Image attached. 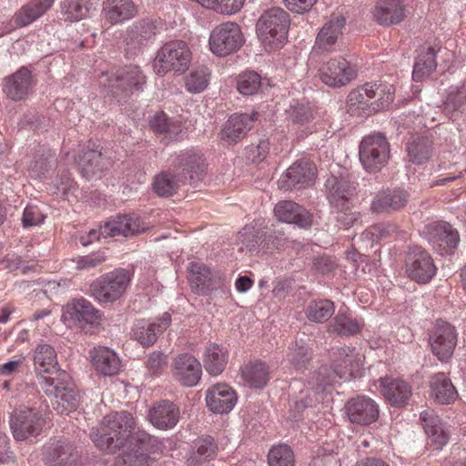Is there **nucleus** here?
Masks as SVG:
<instances>
[{
    "instance_id": "f257e3e1",
    "label": "nucleus",
    "mask_w": 466,
    "mask_h": 466,
    "mask_svg": "<svg viewBox=\"0 0 466 466\" xmlns=\"http://www.w3.org/2000/svg\"><path fill=\"white\" fill-rule=\"evenodd\" d=\"M90 437L96 446L109 453L132 448L146 450L148 452L162 451V442L149 435L137 426V419L127 410L110 412L96 429H92Z\"/></svg>"
},
{
    "instance_id": "f03ea898",
    "label": "nucleus",
    "mask_w": 466,
    "mask_h": 466,
    "mask_svg": "<svg viewBox=\"0 0 466 466\" xmlns=\"http://www.w3.org/2000/svg\"><path fill=\"white\" fill-rule=\"evenodd\" d=\"M39 384L51 398L52 407L58 413H69L77 407L78 393L66 372H56V377L41 376Z\"/></svg>"
},
{
    "instance_id": "7ed1b4c3",
    "label": "nucleus",
    "mask_w": 466,
    "mask_h": 466,
    "mask_svg": "<svg viewBox=\"0 0 466 466\" xmlns=\"http://www.w3.org/2000/svg\"><path fill=\"white\" fill-rule=\"evenodd\" d=\"M289 15L283 9L276 7L265 11L256 25L258 38L266 49L280 47L288 37Z\"/></svg>"
},
{
    "instance_id": "20e7f679",
    "label": "nucleus",
    "mask_w": 466,
    "mask_h": 466,
    "mask_svg": "<svg viewBox=\"0 0 466 466\" xmlns=\"http://www.w3.org/2000/svg\"><path fill=\"white\" fill-rule=\"evenodd\" d=\"M130 280L127 270L117 268L96 279L90 284L89 292L99 303H113L123 296Z\"/></svg>"
},
{
    "instance_id": "39448f33",
    "label": "nucleus",
    "mask_w": 466,
    "mask_h": 466,
    "mask_svg": "<svg viewBox=\"0 0 466 466\" xmlns=\"http://www.w3.org/2000/svg\"><path fill=\"white\" fill-rule=\"evenodd\" d=\"M191 51L182 40L165 44L157 52L153 62L154 70L159 76L168 71L186 72L191 62Z\"/></svg>"
},
{
    "instance_id": "423d86ee",
    "label": "nucleus",
    "mask_w": 466,
    "mask_h": 466,
    "mask_svg": "<svg viewBox=\"0 0 466 466\" xmlns=\"http://www.w3.org/2000/svg\"><path fill=\"white\" fill-rule=\"evenodd\" d=\"M390 143L380 133L365 137L360 145V161L368 172H378L390 158Z\"/></svg>"
},
{
    "instance_id": "0eeeda50",
    "label": "nucleus",
    "mask_w": 466,
    "mask_h": 466,
    "mask_svg": "<svg viewBox=\"0 0 466 466\" xmlns=\"http://www.w3.org/2000/svg\"><path fill=\"white\" fill-rule=\"evenodd\" d=\"M244 43L243 34L237 23L228 22L216 26L209 35L213 54L226 56L238 50Z\"/></svg>"
},
{
    "instance_id": "6e6552de",
    "label": "nucleus",
    "mask_w": 466,
    "mask_h": 466,
    "mask_svg": "<svg viewBox=\"0 0 466 466\" xmlns=\"http://www.w3.org/2000/svg\"><path fill=\"white\" fill-rule=\"evenodd\" d=\"M145 84V76L137 66H126L117 70L109 78L108 94L118 102L125 101L134 91L139 90Z\"/></svg>"
},
{
    "instance_id": "1a4fd4ad",
    "label": "nucleus",
    "mask_w": 466,
    "mask_h": 466,
    "mask_svg": "<svg viewBox=\"0 0 466 466\" xmlns=\"http://www.w3.org/2000/svg\"><path fill=\"white\" fill-rule=\"evenodd\" d=\"M431 256L420 247L410 248L405 258V273L418 284H427L436 275Z\"/></svg>"
},
{
    "instance_id": "9d476101",
    "label": "nucleus",
    "mask_w": 466,
    "mask_h": 466,
    "mask_svg": "<svg viewBox=\"0 0 466 466\" xmlns=\"http://www.w3.org/2000/svg\"><path fill=\"white\" fill-rule=\"evenodd\" d=\"M63 318L88 333L100 325L102 313L90 301L80 298L66 304Z\"/></svg>"
},
{
    "instance_id": "9b49d317",
    "label": "nucleus",
    "mask_w": 466,
    "mask_h": 466,
    "mask_svg": "<svg viewBox=\"0 0 466 466\" xmlns=\"http://www.w3.org/2000/svg\"><path fill=\"white\" fill-rule=\"evenodd\" d=\"M43 419L34 409L23 408L15 410L10 417V428L16 441H25L29 437L40 434Z\"/></svg>"
},
{
    "instance_id": "f8f14e48",
    "label": "nucleus",
    "mask_w": 466,
    "mask_h": 466,
    "mask_svg": "<svg viewBox=\"0 0 466 466\" xmlns=\"http://www.w3.org/2000/svg\"><path fill=\"white\" fill-rule=\"evenodd\" d=\"M456 343L455 328L446 321L438 319L430 335L432 353L441 361H447L452 356Z\"/></svg>"
},
{
    "instance_id": "ddd939ff",
    "label": "nucleus",
    "mask_w": 466,
    "mask_h": 466,
    "mask_svg": "<svg viewBox=\"0 0 466 466\" xmlns=\"http://www.w3.org/2000/svg\"><path fill=\"white\" fill-rule=\"evenodd\" d=\"M148 229L149 227L137 215H117L105 223L102 234L105 237L131 238Z\"/></svg>"
},
{
    "instance_id": "4468645a",
    "label": "nucleus",
    "mask_w": 466,
    "mask_h": 466,
    "mask_svg": "<svg viewBox=\"0 0 466 466\" xmlns=\"http://www.w3.org/2000/svg\"><path fill=\"white\" fill-rule=\"evenodd\" d=\"M363 356L354 348L342 347L333 352V373L340 379H352L361 376Z\"/></svg>"
},
{
    "instance_id": "2eb2a0df",
    "label": "nucleus",
    "mask_w": 466,
    "mask_h": 466,
    "mask_svg": "<svg viewBox=\"0 0 466 466\" xmlns=\"http://www.w3.org/2000/svg\"><path fill=\"white\" fill-rule=\"evenodd\" d=\"M349 420L357 425L367 426L375 422L380 416L378 404L370 398H352L345 405Z\"/></svg>"
},
{
    "instance_id": "dca6fc26",
    "label": "nucleus",
    "mask_w": 466,
    "mask_h": 466,
    "mask_svg": "<svg viewBox=\"0 0 466 466\" xmlns=\"http://www.w3.org/2000/svg\"><path fill=\"white\" fill-rule=\"evenodd\" d=\"M320 79L329 86L340 87L356 76L355 68L344 58L330 59L319 69Z\"/></svg>"
},
{
    "instance_id": "f3484780",
    "label": "nucleus",
    "mask_w": 466,
    "mask_h": 466,
    "mask_svg": "<svg viewBox=\"0 0 466 466\" xmlns=\"http://www.w3.org/2000/svg\"><path fill=\"white\" fill-rule=\"evenodd\" d=\"M156 30L157 25L152 20L142 19L136 22L127 31L125 38L127 54L130 56L139 54L154 38Z\"/></svg>"
},
{
    "instance_id": "a211bd4d",
    "label": "nucleus",
    "mask_w": 466,
    "mask_h": 466,
    "mask_svg": "<svg viewBox=\"0 0 466 466\" xmlns=\"http://www.w3.org/2000/svg\"><path fill=\"white\" fill-rule=\"evenodd\" d=\"M189 282L191 288L200 295H207L210 291L221 287L223 279L219 272L211 271L204 264L191 262L189 266Z\"/></svg>"
},
{
    "instance_id": "6ab92c4d",
    "label": "nucleus",
    "mask_w": 466,
    "mask_h": 466,
    "mask_svg": "<svg viewBox=\"0 0 466 466\" xmlns=\"http://www.w3.org/2000/svg\"><path fill=\"white\" fill-rule=\"evenodd\" d=\"M316 176L315 166L309 161H298L290 166L279 180V187L285 190L310 186Z\"/></svg>"
},
{
    "instance_id": "aec40b11",
    "label": "nucleus",
    "mask_w": 466,
    "mask_h": 466,
    "mask_svg": "<svg viewBox=\"0 0 466 466\" xmlns=\"http://www.w3.org/2000/svg\"><path fill=\"white\" fill-rule=\"evenodd\" d=\"M172 370L175 379L186 387L198 384L202 374L200 362L189 353L177 355L173 360Z\"/></svg>"
},
{
    "instance_id": "412c9836",
    "label": "nucleus",
    "mask_w": 466,
    "mask_h": 466,
    "mask_svg": "<svg viewBox=\"0 0 466 466\" xmlns=\"http://www.w3.org/2000/svg\"><path fill=\"white\" fill-rule=\"evenodd\" d=\"M328 199L334 208L350 210L355 186L345 177L331 176L326 182Z\"/></svg>"
},
{
    "instance_id": "4be33fe9",
    "label": "nucleus",
    "mask_w": 466,
    "mask_h": 466,
    "mask_svg": "<svg viewBox=\"0 0 466 466\" xmlns=\"http://www.w3.org/2000/svg\"><path fill=\"white\" fill-rule=\"evenodd\" d=\"M427 235L430 244L440 252H451L459 244L458 231L449 223L436 222L427 227Z\"/></svg>"
},
{
    "instance_id": "5701e85b",
    "label": "nucleus",
    "mask_w": 466,
    "mask_h": 466,
    "mask_svg": "<svg viewBox=\"0 0 466 466\" xmlns=\"http://www.w3.org/2000/svg\"><path fill=\"white\" fill-rule=\"evenodd\" d=\"M274 214L279 221L295 224L302 228H309L312 225L311 214L291 200H283L276 204Z\"/></svg>"
},
{
    "instance_id": "b1692460",
    "label": "nucleus",
    "mask_w": 466,
    "mask_h": 466,
    "mask_svg": "<svg viewBox=\"0 0 466 466\" xmlns=\"http://www.w3.org/2000/svg\"><path fill=\"white\" fill-rule=\"evenodd\" d=\"M45 460L48 466H81L76 447L65 441H57L48 447Z\"/></svg>"
},
{
    "instance_id": "393cba45",
    "label": "nucleus",
    "mask_w": 466,
    "mask_h": 466,
    "mask_svg": "<svg viewBox=\"0 0 466 466\" xmlns=\"http://www.w3.org/2000/svg\"><path fill=\"white\" fill-rule=\"evenodd\" d=\"M176 161V167L182 170L180 177L184 181L187 177L191 184L203 179L207 164L202 155L188 150L181 152Z\"/></svg>"
},
{
    "instance_id": "a878e982",
    "label": "nucleus",
    "mask_w": 466,
    "mask_h": 466,
    "mask_svg": "<svg viewBox=\"0 0 466 466\" xmlns=\"http://www.w3.org/2000/svg\"><path fill=\"white\" fill-rule=\"evenodd\" d=\"M178 407L170 400H161L150 409L148 417L153 426L159 430H168L177 425L179 419Z\"/></svg>"
},
{
    "instance_id": "bb28decb",
    "label": "nucleus",
    "mask_w": 466,
    "mask_h": 466,
    "mask_svg": "<svg viewBox=\"0 0 466 466\" xmlns=\"http://www.w3.org/2000/svg\"><path fill=\"white\" fill-rule=\"evenodd\" d=\"M171 323V315L165 312L159 319L158 323H146L138 321L133 329L132 336L135 340L143 347L152 346L157 339V335L163 333Z\"/></svg>"
},
{
    "instance_id": "cd10ccee",
    "label": "nucleus",
    "mask_w": 466,
    "mask_h": 466,
    "mask_svg": "<svg viewBox=\"0 0 466 466\" xmlns=\"http://www.w3.org/2000/svg\"><path fill=\"white\" fill-rule=\"evenodd\" d=\"M237 400L235 391L226 384L213 386L207 391L206 402L214 413H228L235 406Z\"/></svg>"
},
{
    "instance_id": "c85d7f7f",
    "label": "nucleus",
    "mask_w": 466,
    "mask_h": 466,
    "mask_svg": "<svg viewBox=\"0 0 466 466\" xmlns=\"http://www.w3.org/2000/svg\"><path fill=\"white\" fill-rule=\"evenodd\" d=\"M258 113L252 114H234L232 115L222 130V139L228 142H238L242 139L253 127L257 119Z\"/></svg>"
},
{
    "instance_id": "c756f323",
    "label": "nucleus",
    "mask_w": 466,
    "mask_h": 466,
    "mask_svg": "<svg viewBox=\"0 0 466 466\" xmlns=\"http://www.w3.org/2000/svg\"><path fill=\"white\" fill-rule=\"evenodd\" d=\"M31 86V72L25 67H21L15 73L5 78L3 90L8 98L14 101H19L27 96Z\"/></svg>"
},
{
    "instance_id": "7c9ffc66",
    "label": "nucleus",
    "mask_w": 466,
    "mask_h": 466,
    "mask_svg": "<svg viewBox=\"0 0 466 466\" xmlns=\"http://www.w3.org/2000/svg\"><path fill=\"white\" fill-rule=\"evenodd\" d=\"M55 0H30L22 5L13 15L16 27H25L44 15L51 8Z\"/></svg>"
},
{
    "instance_id": "2f4dec72",
    "label": "nucleus",
    "mask_w": 466,
    "mask_h": 466,
    "mask_svg": "<svg viewBox=\"0 0 466 466\" xmlns=\"http://www.w3.org/2000/svg\"><path fill=\"white\" fill-rule=\"evenodd\" d=\"M345 18L343 16L331 17L322 28L319 30L313 51L316 53H322L331 50L335 45L338 36L341 34V30L345 25Z\"/></svg>"
},
{
    "instance_id": "473e14b6",
    "label": "nucleus",
    "mask_w": 466,
    "mask_h": 466,
    "mask_svg": "<svg viewBox=\"0 0 466 466\" xmlns=\"http://www.w3.org/2000/svg\"><path fill=\"white\" fill-rule=\"evenodd\" d=\"M360 87L369 102L375 99L369 106L368 115L384 109L393 101L394 96L390 86L376 83H366Z\"/></svg>"
},
{
    "instance_id": "72a5a7b5",
    "label": "nucleus",
    "mask_w": 466,
    "mask_h": 466,
    "mask_svg": "<svg viewBox=\"0 0 466 466\" xmlns=\"http://www.w3.org/2000/svg\"><path fill=\"white\" fill-rule=\"evenodd\" d=\"M381 388V392L385 399L391 405L397 407L405 406L411 396L410 386L400 379H382Z\"/></svg>"
},
{
    "instance_id": "f704fd0d",
    "label": "nucleus",
    "mask_w": 466,
    "mask_h": 466,
    "mask_svg": "<svg viewBox=\"0 0 466 466\" xmlns=\"http://www.w3.org/2000/svg\"><path fill=\"white\" fill-rule=\"evenodd\" d=\"M374 16L379 24L390 25L404 18V7L400 0H380L375 8Z\"/></svg>"
},
{
    "instance_id": "c9c22d12",
    "label": "nucleus",
    "mask_w": 466,
    "mask_h": 466,
    "mask_svg": "<svg viewBox=\"0 0 466 466\" xmlns=\"http://www.w3.org/2000/svg\"><path fill=\"white\" fill-rule=\"evenodd\" d=\"M77 164L82 176L89 179L97 172L106 169L110 162L101 151L91 149L79 156Z\"/></svg>"
},
{
    "instance_id": "e433bc0d",
    "label": "nucleus",
    "mask_w": 466,
    "mask_h": 466,
    "mask_svg": "<svg viewBox=\"0 0 466 466\" xmlns=\"http://www.w3.org/2000/svg\"><path fill=\"white\" fill-rule=\"evenodd\" d=\"M430 387L432 396L441 404H450L458 398V392L451 380L442 372L431 378Z\"/></svg>"
},
{
    "instance_id": "4c0bfd02",
    "label": "nucleus",
    "mask_w": 466,
    "mask_h": 466,
    "mask_svg": "<svg viewBox=\"0 0 466 466\" xmlns=\"http://www.w3.org/2000/svg\"><path fill=\"white\" fill-rule=\"evenodd\" d=\"M420 420L427 435L436 445L437 449H441L449 440V436L444 431L440 418L432 410H427L420 413Z\"/></svg>"
},
{
    "instance_id": "58836bf2",
    "label": "nucleus",
    "mask_w": 466,
    "mask_h": 466,
    "mask_svg": "<svg viewBox=\"0 0 466 466\" xmlns=\"http://www.w3.org/2000/svg\"><path fill=\"white\" fill-rule=\"evenodd\" d=\"M34 362L36 370L46 373V376L56 377V372H65L57 368L56 353L54 348L47 344L36 347Z\"/></svg>"
},
{
    "instance_id": "ea45409f",
    "label": "nucleus",
    "mask_w": 466,
    "mask_h": 466,
    "mask_svg": "<svg viewBox=\"0 0 466 466\" xmlns=\"http://www.w3.org/2000/svg\"><path fill=\"white\" fill-rule=\"evenodd\" d=\"M241 375L251 388L261 389L269 380V369L264 361H248L241 368Z\"/></svg>"
},
{
    "instance_id": "a19ab883",
    "label": "nucleus",
    "mask_w": 466,
    "mask_h": 466,
    "mask_svg": "<svg viewBox=\"0 0 466 466\" xmlns=\"http://www.w3.org/2000/svg\"><path fill=\"white\" fill-rule=\"evenodd\" d=\"M105 13L106 19L114 25L133 18L137 10L132 0H107Z\"/></svg>"
},
{
    "instance_id": "79ce46f5",
    "label": "nucleus",
    "mask_w": 466,
    "mask_h": 466,
    "mask_svg": "<svg viewBox=\"0 0 466 466\" xmlns=\"http://www.w3.org/2000/svg\"><path fill=\"white\" fill-rule=\"evenodd\" d=\"M92 362L96 370L105 376L116 374L120 368L118 357L107 348L95 349L92 354Z\"/></svg>"
},
{
    "instance_id": "37998d69",
    "label": "nucleus",
    "mask_w": 466,
    "mask_h": 466,
    "mask_svg": "<svg viewBox=\"0 0 466 466\" xmlns=\"http://www.w3.org/2000/svg\"><path fill=\"white\" fill-rule=\"evenodd\" d=\"M408 193L400 189L387 190L378 195L373 200L371 209L380 213L389 208L399 209L403 208L408 202Z\"/></svg>"
},
{
    "instance_id": "c03bdc74",
    "label": "nucleus",
    "mask_w": 466,
    "mask_h": 466,
    "mask_svg": "<svg viewBox=\"0 0 466 466\" xmlns=\"http://www.w3.org/2000/svg\"><path fill=\"white\" fill-rule=\"evenodd\" d=\"M437 50L433 46H421L413 66L412 78L415 81H421L429 76L436 68Z\"/></svg>"
},
{
    "instance_id": "a18cd8bd",
    "label": "nucleus",
    "mask_w": 466,
    "mask_h": 466,
    "mask_svg": "<svg viewBox=\"0 0 466 466\" xmlns=\"http://www.w3.org/2000/svg\"><path fill=\"white\" fill-rule=\"evenodd\" d=\"M228 362V351L221 346L210 343L205 350L203 363L206 370L213 376L220 374Z\"/></svg>"
},
{
    "instance_id": "49530a36",
    "label": "nucleus",
    "mask_w": 466,
    "mask_h": 466,
    "mask_svg": "<svg viewBox=\"0 0 466 466\" xmlns=\"http://www.w3.org/2000/svg\"><path fill=\"white\" fill-rule=\"evenodd\" d=\"M408 157L410 162L420 165L432 155V141L426 137H411L407 143Z\"/></svg>"
},
{
    "instance_id": "de8ad7c7",
    "label": "nucleus",
    "mask_w": 466,
    "mask_h": 466,
    "mask_svg": "<svg viewBox=\"0 0 466 466\" xmlns=\"http://www.w3.org/2000/svg\"><path fill=\"white\" fill-rule=\"evenodd\" d=\"M197 451L187 459L188 466H198L201 463L213 460L218 452V445L210 436L199 439L196 442Z\"/></svg>"
},
{
    "instance_id": "09e8293b",
    "label": "nucleus",
    "mask_w": 466,
    "mask_h": 466,
    "mask_svg": "<svg viewBox=\"0 0 466 466\" xmlns=\"http://www.w3.org/2000/svg\"><path fill=\"white\" fill-rule=\"evenodd\" d=\"M362 324L341 310L329 325V330L341 336H352L360 332Z\"/></svg>"
},
{
    "instance_id": "8fccbe9b",
    "label": "nucleus",
    "mask_w": 466,
    "mask_h": 466,
    "mask_svg": "<svg viewBox=\"0 0 466 466\" xmlns=\"http://www.w3.org/2000/svg\"><path fill=\"white\" fill-rule=\"evenodd\" d=\"M184 183L180 175H173L169 172H161L155 177L153 188L160 197L173 196Z\"/></svg>"
},
{
    "instance_id": "3c124183",
    "label": "nucleus",
    "mask_w": 466,
    "mask_h": 466,
    "mask_svg": "<svg viewBox=\"0 0 466 466\" xmlns=\"http://www.w3.org/2000/svg\"><path fill=\"white\" fill-rule=\"evenodd\" d=\"M335 306L329 299L313 300L306 308V316L309 320L316 323H324L334 314Z\"/></svg>"
},
{
    "instance_id": "603ef678",
    "label": "nucleus",
    "mask_w": 466,
    "mask_h": 466,
    "mask_svg": "<svg viewBox=\"0 0 466 466\" xmlns=\"http://www.w3.org/2000/svg\"><path fill=\"white\" fill-rule=\"evenodd\" d=\"M91 6V0H64L61 4V13L65 20L79 21L87 16Z\"/></svg>"
},
{
    "instance_id": "864d4df0",
    "label": "nucleus",
    "mask_w": 466,
    "mask_h": 466,
    "mask_svg": "<svg viewBox=\"0 0 466 466\" xmlns=\"http://www.w3.org/2000/svg\"><path fill=\"white\" fill-rule=\"evenodd\" d=\"M268 466H294L295 457L292 449L287 444L273 446L267 456Z\"/></svg>"
},
{
    "instance_id": "5fc2aeb1",
    "label": "nucleus",
    "mask_w": 466,
    "mask_h": 466,
    "mask_svg": "<svg viewBox=\"0 0 466 466\" xmlns=\"http://www.w3.org/2000/svg\"><path fill=\"white\" fill-rule=\"evenodd\" d=\"M150 453L146 450L132 448L116 457L114 466H149Z\"/></svg>"
},
{
    "instance_id": "6e6d98bb",
    "label": "nucleus",
    "mask_w": 466,
    "mask_h": 466,
    "mask_svg": "<svg viewBox=\"0 0 466 466\" xmlns=\"http://www.w3.org/2000/svg\"><path fill=\"white\" fill-rule=\"evenodd\" d=\"M262 86V78L255 71H247L238 77L237 88L244 96L257 94Z\"/></svg>"
},
{
    "instance_id": "4d7b16f0",
    "label": "nucleus",
    "mask_w": 466,
    "mask_h": 466,
    "mask_svg": "<svg viewBox=\"0 0 466 466\" xmlns=\"http://www.w3.org/2000/svg\"><path fill=\"white\" fill-rule=\"evenodd\" d=\"M466 104V84L461 86H451L443 103L444 113L451 117V114L460 110Z\"/></svg>"
},
{
    "instance_id": "13d9d810",
    "label": "nucleus",
    "mask_w": 466,
    "mask_h": 466,
    "mask_svg": "<svg viewBox=\"0 0 466 466\" xmlns=\"http://www.w3.org/2000/svg\"><path fill=\"white\" fill-rule=\"evenodd\" d=\"M289 360L297 370L305 369L311 359V350L306 343L300 339L289 349Z\"/></svg>"
},
{
    "instance_id": "bf43d9fd",
    "label": "nucleus",
    "mask_w": 466,
    "mask_h": 466,
    "mask_svg": "<svg viewBox=\"0 0 466 466\" xmlns=\"http://www.w3.org/2000/svg\"><path fill=\"white\" fill-rule=\"evenodd\" d=\"M55 166V158L49 150H43L37 153L31 160L28 167L29 171L35 177H41L48 172Z\"/></svg>"
},
{
    "instance_id": "052dcab7",
    "label": "nucleus",
    "mask_w": 466,
    "mask_h": 466,
    "mask_svg": "<svg viewBox=\"0 0 466 466\" xmlns=\"http://www.w3.org/2000/svg\"><path fill=\"white\" fill-rule=\"evenodd\" d=\"M264 238V232L254 227H245L238 233V239L241 243L240 249L244 248L248 251H255L258 247H261V241Z\"/></svg>"
},
{
    "instance_id": "680f3d73",
    "label": "nucleus",
    "mask_w": 466,
    "mask_h": 466,
    "mask_svg": "<svg viewBox=\"0 0 466 466\" xmlns=\"http://www.w3.org/2000/svg\"><path fill=\"white\" fill-rule=\"evenodd\" d=\"M208 70L202 66L192 71L186 77V87L190 93H200L206 89L208 84Z\"/></svg>"
},
{
    "instance_id": "e2e57ef3",
    "label": "nucleus",
    "mask_w": 466,
    "mask_h": 466,
    "mask_svg": "<svg viewBox=\"0 0 466 466\" xmlns=\"http://www.w3.org/2000/svg\"><path fill=\"white\" fill-rule=\"evenodd\" d=\"M288 113L292 122L299 125H304L313 118L311 107L302 103L290 106Z\"/></svg>"
},
{
    "instance_id": "0e129e2a",
    "label": "nucleus",
    "mask_w": 466,
    "mask_h": 466,
    "mask_svg": "<svg viewBox=\"0 0 466 466\" xmlns=\"http://www.w3.org/2000/svg\"><path fill=\"white\" fill-rule=\"evenodd\" d=\"M287 243V238L281 230H273L269 234L264 232V238L261 241L262 249L281 248Z\"/></svg>"
},
{
    "instance_id": "69168bd1",
    "label": "nucleus",
    "mask_w": 466,
    "mask_h": 466,
    "mask_svg": "<svg viewBox=\"0 0 466 466\" xmlns=\"http://www.w3.org/2000/svg\"><path fill=\"white\" fill-rule=\"evenodd\" d=\"M104 253H95L88 256L79 257L76 260L77 270L95 268L106 261Z\"/></svg>"
},
{
    "instance_id": "338daca9",
    "label": "nucleus",
    "mask_w": 466,
    "mask_h": 466,
    "mask_svg": "<svg viewBox=\"0 0 466 466\" xmlns=\"http://www.w3.org/2000/svg\"><path fill=\"white\" fill-rule=\"evenodd\" d=\"M245 0H218L211 9L217 13L231 15L238 12L244 5Z\"/></svg>"
},
{
    "instance_id": "774afa93",
    "label": "nucleus",
    "mask_w": 466,
    "mask_h": 466,
    "mask_svg": "<svg viewBox=\"0 0 466 466\" xmlns=\"http://www.w3.org/2000/svg\"><path fill=\"white\" fill-rule=\"evenodd\" d=\"M167 365V357L160 352L154 351L148 357L147 367L152 374H157L165 369Z\"/></svg>"
}]
</instances>
